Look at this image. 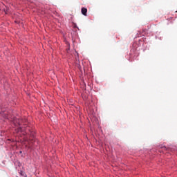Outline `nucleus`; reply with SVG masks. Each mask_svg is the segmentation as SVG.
Wrapping results in <instances>:
<instances>
[{
	"label": "nucleus",
	"instance_id": "nucleus-6",
	"mask_svg": "<svg viewBox=\"0 0 177 177\" xmlns=\"http://www.w3.org/2000/svg\"><path fill=\"white\" fill-rule=\"evenodd\" d=\"M4 12H6V15H8V11H6V10H4Z\"/></svg>",
	"mask_w": 177,
	"mask_h": 177
},
{
	"label": "nucleus",
	"instance_id": "nucleus-4",
	"mask_svg": "<svg viewBox=\"0 0 177 177\" xmlns=\"http://www.w3.org/2000/svg\"><path fill=\"white\" fill-rule=\"evenodd\" d=\"M32 142H33V140L29 142V147H31V146H32V145H31V143H32Z\"/></svg>",
	"mask_w": 177,
	"mask_h": 177
},
{
	"label": "nucleus",
	"instance_id": "nucleus-2",
	"mask_svg": "<svg viewBox=\"0 0 177 177\" xmlns=\"http://www.w3.org/2000/svg\"><path fill=\"white\" fill-rule=\"evenodd\" d=\"M17 132H21V127H18V128L17 129Z\"/></svg>",
	"mask_w": 177,
	"mask_h": 177
},
{
	"label": "nucleus",
	"instance_id": "nucleus-1",
	"mask_svg": "<svg viewBox=\"0 0 177 177\" xmlns=\"http://www.w3.org/2000/svg\"><path fill=\"white\" fill-rule=\"evenodd\" d=\"M81 12L84 16H86V13H88V9H86V8H82Z\"/></svg>",
	"mask_w": 177,
	"mask_h": 177
},
{
	"label": "nucleus",
	"instance_id": "nucleus-5",
	"mask_svg": "<svg viewBox=\"0 0 177 177\" xmlns=\"http://www.w3.org/2000/svg\"><path fill=\"white\" fill-rule=\"evenodd\" d=\"M18 124H19V125H21V122L19 121V122H18Z\"/></svg>",
	"mask_w": 177,
	"mask_h": 177
},
{
	"label": "nucleus",
	"instance_id": "nucleus-3",
	"mask_svg": "<svg viewBox=\"0 0 177 177\" xmlns=\"http://www.w3.org/2000/svg\"><path fill=\"white\" fill-rule=\"evenodd\" d=\"M160 149H164V150H167V147L165 146L160 147Z\"/></svg>",
	"mask_w": 177,
	"mask_h": 177
}]
</instances>
